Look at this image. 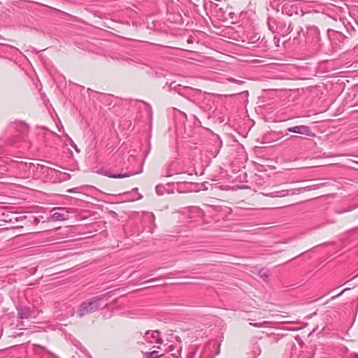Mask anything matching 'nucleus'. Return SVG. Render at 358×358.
<instances>
[{
  "label": "nucleus",
  "instance_id": "f257e3e1",
  "mask_svg": "<svg viewBox=\"0 0 358 358\" xmlns=\"http://www.w3.org/2000/svg\"><path fill=\"white\" fill-rule=\"evenodd\" d=\"M18 168L24 172L23 177L38 179L48 171V167L39 164L20 162Z\"/></svg>",
  "mask_w": 358,
  "mask_h": 358
},
{
  "label": "nucleus",
  "instance_id": "f03ea898",
  "mask_svg": "<svg viewBox=\"0 0 358 358\" xmlns=\"http://www.w3.org/2000/svg\"><path fill=\"white\" fill-rule=\"evenodd\" d=\"M101 301V297L96 296L88 301H83L78 306L76 315L79 317H83L86 315L96 312L99 308Z\"/></svg>",
  "mask_w": 358,
  "mask_h": 358
},
{
  "label": "nucleus",
  "instance_id": "7ed1b4c3",
  "mask_svg": "<svg viewBox=\"0 0 358 358\" xmlns=\"http://www.w3.org/2000/svg\"><path fill=\"white\" fill-rule=\"evenodd\" d=\"M187 89L186 88H182V89H180V91H178V93L182 96H184L185 97H186L187 99L191 100L192 101H193L194 103H196V105H198L199 106V108L203 109V110H209L211 109V106L209 105V104H206V106H202L201 105V103H198V102H196V100L193 98L195 95H201V90H195V89H191L190 91H191V94H189V96H186L185 95V92L187 90Z\"/></svg>",
  "mask_w": 358,
  "mask_h": 358
},
{
  "label": "nucleus",
  "instance_id": "20e7f679",
  "mask_svg": "<svg viewBox=\"0 0 358 358\" xmlns=\"http://www.w3.org/2000/svg\"><path fill=\"white\" fill-rule=\"evenodd\" d=\"M298 356L299 352L294 342L292 341L287 342L282 358H297Z\"/></svg>",
  "mask_w": 358,
  "mask_h": 358
},
{
  "label": "nucleus",
  "instance_id": "39448f33",
  "mask_svg": "<svg viewBox=\"0 0 358 358\" xmlns=\"http://www.w3.org/2000/svg\"><path fill=\"white\" fill-rule=\"evenodd\" d=\"M159 334L160 331L159 330H148L145 333L143 338L145 341L148 343H152L155 342L158 344H162L164 342L163 339L156 336L157 334L158 335Z\"/></svg>",
  "mask_w": 358,
  "mask_h": 358
},
{
  "label": "nucleus",
  "instance_id": "423d86ee",
  "mask_svg": "<svg viewBox=\"0 0 358 358\" xmlns=\"http://www.w3.org/2000/svg\"><path fill=\"white\" fill-rule=\"evenodd\" d=\"M278 34H280L282 36H285L292 31L293 27L290 22L287 24V22L283 20H278Z\"/></svg>",
  "mask_w": 358,
  "mask_h": 358
},
{
  "label": "nucleus",
  "instance_id": "0eeeda50",
  "mask_svg": "<svg viewBox=\"0 0 358 358\" xmlns=\"http://www.w3.org/2000/svg\"><path fill=\"white\" fill-rule=\"evenodd\" d=\"M328 36L330 41L335 44L337 43H344V41L348 38L343 34L341 32L334 31V30H328Z\"/></svg>",
  "mask_w": 358,
  "mask_h": 358
},
{
  "label": "nucleus",
  "instance_id": "6e6552de",
  "mask_svg": "<svg viewBox=\"0 0 358 358\" xmlns=\"http://www.w3.org/2000/svg\"><path fill=\"white\" fill-rule=\"evenodd\" d=\"M289 132L296 133L299 134L311 136V130L308 126L306 125H298L287 129Z\"/></svg>",
  "mask_w": 358,
  "mask_h": 358
},
{
  "label": "nucleus",
  "instance_id": "1a4fd4ad",
  "mask_svg": "<svg viewBox=\"0 0 358 358\" xmlns=\"http://www.w3.org/2000/svg\"><path fill=\"white\" fill-rule=\"evenodd\" d=\"M62 210L60 208H55L52 210L51 220L53 221H64L69 218V213L67 211L65 213L59 212L58 210Z\"/></svg>",
  "mask_w": 358,
  "mask_h": 358
},
{
  "label": "nucleus",
  "instance_id": "9d476101",
  "mask_svg": "<svg viewBox=\"0 0 358 358\" xmlns=\"http://www.w3.org/2000/svg\"><path fill=\"white\" fill-rule=\"evenodd\" d=\"M294 194V192L292 189H283L280 191H275L268 194H266V196L274 198V197H284L288 195Z\"/></svg>",
  "mask_w": 358,
  "mask_h": 358
},
{
  "label": "nucleus",
  "instance_id": "9b49d317",
  "mask_svg": "<svg viewBox=\"0 0 358 358\" xmlns=\"http://www.w3.org/2000/svg\"><path fill=\"white\" fill-rule=\"evenodd\" d=\"M17 317L22 320L27 319L31 315L29 308L27 306H19L17 308Z\"/></svg>",
  "mask_w": 358,
  "mask_h": 358
},
{
  "label": "nucleus",
  "instance_id": "f8f14e48",
  "mask_svg": "<svg viewBox=\"0 0 358 358\" xmlns=\"http://www.w3.org/2000/svg\"><path fill=\"white\" fill-rule=\"evenodd\" d=\"M142 171V169H141V171H139V173H141ZM136 173H138V172H136V173H134V172H129V173H125L124 174H113L111 173L110 171H106L104 172V175L109 177V178H127V177H129L131 176H133L134 174H136Z\"/></svg>",
  "mask_w": 358,
  "mask_h": 358
},
{
  "label": "nucleus",
  "instance_id": "ddd939ff",
  "mask_svg": "<svg viewBox=\"0 0 358 358\" xmlns=\"http://www.w3.org/2000/svg\"><path fill=\"white\" fill-rule=\"evenodd\" d=\"M267 24L268 29L273 33L278 34V20L274 19L273 17H269L267 20Z\"/></svg>",
  "mask_w": 358,
  "mask_h": 358
},
{
  "label": "nucleus",
  "instance_id": "4468645a",
  "mask_svg": "<svg viewBox=\"0 0 358 358\" xmlns=\"http://www.w3.org/2000/svg\"><path fill=\"white\" fill-rule=\"evenodd\" d=\"M295 8H293L292 6L289 5L288 2L285 3L282 6V13L286 14L289 16H291L294 12H295Z\"/></svg>",
  "mask_w": 358,
  "mask_h": 358
},
{
  "label": "nucleus",
  "instance_id": "2eb2a0df",
  "mask_svg": "<svg viewBox=\"0 0 358 358\" xmlns=\"http://www.w3.org/2000/svg\"><path fill=\"white\" fill-rule=\"evenodd\" d=\"M261 348L259 345L255 344L251 350V352L249 353L250 358H257V357L261 354Z\"/></svg>",
  "mask_w": 358,
  "mask_h": 358
},
{
  "label": "nucleus",
  "instance_id": "dca6fc26",
  "mask_svg": "<svg viewBox=\"0 0 358 358\" xmlns=\"http://www.w3.org/2000/svg\"><path fill=\"white\" fill-rule=\"evenodd\" d=\"M144 355L145 358H158L161 357V355H159V352L158 350H153L150 352H146Z\"/></svg>",
  "mask_w": 358,
  "mask_h": 358
},
{
  "label": "nucleus",
  "instance_id": "f3484780",
  "mask_svg": "<svg viewBox=\"0 0 358 358\" xmlns=\"http://www.w3.org/2000/svg\"><path fill=\"white\" fill-rule=\"evenodd\" d=\"M13 125L15 126V128H19L22 132L23 133H27V131H28V127L27 125L22 123V122H15L13 124Z\"/></svg>",
  "mask_w": 358,
  "mask_h": 358
},
{
  "label": "nucleus",
  "instance_id": "a211bd4d",
  "mask_svg": "<svg viewBox=\"0 0 358 358\" xmlns=\"http://www.w3.org/2000/svg\"><path fill=\"white\" fill-rule=\"evenodd\" d=\"M323 186H324V184L320 183V184L308 186V187H305L304 189L306 191L314 190V189H319L320 187H323Z\"/></svg>",
  "mask_w": 358,
  "mask_h": 358
},
{
  "label": "nucleus",
  "instance_id": "6ab92c4d",
  "mask_svg": "<svg viewBox=\"0 0 358 358\" xmlns=\"http://www.w3.org/2000/svg\"><path fill=\"white\" fill-rule=\"evenodd\" d=\"M268 322H263L261 323L250 322V324L258 328L265 327L267 326Z\"/></svg>",
  "mask_w": 358,
  "mask_h": 358
},
{
  "label": "nucleus",
  "instance_id": "aec40b11",
  "mask_svg": "<svg viewBox=\"0 0 358 358\" xmlns=\"http://www.w3.org/2000/svg\"><path fill=\"white\" fill-rule=\"evenodd\" d=\"M162 188H163V187L161 185H158L156 186L155 191H156V193L157 194V195H159V196L163 195L164 192L162 191Z\"/></svg>",
  "mask_w": 358,
  "mask_h": 358
},
{
  "label": "nucleus",
  "instance_id": "412c9836",
  "mask_svg": "<svg viewBox=\"0 0 358 358\" xmlns=\"http://www.w3.org/2000/svg\"><path fill=\"white\" fill-rule=\"evenodd\" d=\"M259 274L263 278H268V274H267L266 271L265 269H261L259 271Z\"/></svg>",
  "mask_w": 358,
  "mask_h": 358
},
{
  "label": "nucleus",
  "instance_id": "4be33fe9",
  "mask_svg": "<svg viewBox=\"0 0 358 358\" xmlns=\"http://www.w3.org/2000/svg\"><path fill=\"white\" fill-rule=\"evenodd\" d=\"M147 216L152 220V222L155 224V216L152 213H147Z\"/></svg>",
  "mask_w": 358,
  "mask_h": 358
},
{
  "label": "nucleus",
  "instance_id": "5701e85b",
  "mask_svg": "<svg viewBox=\"0 0 358 358\" xmlns=\"http://www.w3.org/2000/svg\"><path fill=\"white\" fill-rule=\"evenodd\" d=\"M146 106H147V108L148 110L149 117L151 120L152 117V110L151 106L148 103H147Z\"/></svg>",
  "mask_w": 358,
  "mask_h": 358
},
{
  "label": "nucleus",
  "instance_id": "b1692460",
  "mask_svg": "<svg viewBox=\"0 0 358 358\" xmlns=\"http://www.w3.org/2000/svg\"><path fill=\"white\" fill-rule=\"evenodd\" d=\"M356 208H357V206H356L349 207V208H346L345 210H343V211L340 212V213H345V212H350V211H351V210H355Z\"/></svg>",
  "mask_w": 358,
  "mask_h": 358
},
{
  "label": "nucleus",
  "instance_id": "393cba45",
  "mask_svg": "<svg viewBox=\"0 0 358 358\" xmlns=\"http://www.w3.org/2000/svg\"><path fill=\"white\" fill-rule=\"evenodd\" d=\"M163 278H161V277H159V278H152V279L148 280L146 282H154V281L159 280L163 279Z\"/></svg>",
  "mask_w": 358,
  "mask_h": 358
},
{
  "label": "nucleus",
  "instance_id": "a878e982",
  "mask_svg": "<svg viewBox=\"0 0 358 358\" xmlns=\"http://www.w3.org/2000/svg\"><path fill=\"white\" fill-rule=\"evenodd\" d=\"M345 290H346V289H343L342 292H340L338 294H337L336 296H332V297L330 299V300H334V299H336L337 297H338V296H341Z\"/></svg>",
  "mask_w": 358,
  "mask_h": 358
},
{
  "label": "nucleus",
  "instance_id": "bb28decb",
  "mask_svg": "<svg viewBox=\"0 0 358 358\" xmlns=\"http://www.w3.org/2000/svg\"><path fill=\"white\" fill-rule=\"evenodd\" d=\"M180 114L186 120L187 119V115L183 112H179Z\"/></svg>",
  "mask_w": 358,
  "mask_h": 358
},
{
  "label": "nucleus",
  "instance_id": "cd10ccee",
  "mask_svg": "<svg viewBox=\"0 0 358 358\" xmlns=\"http://www.w3.org/2000/svg\"><path fill=\"white\" fill-rule=\"evenodd\" d=\"M185 133L187 134V136H192V134L189 132V133H187V129L185 127Z\"/></svg>",
  "mask_w": 358,
  "mask_h": 358
},
{
  "label": "nucleus",
  "instance_id": "c85d7f7f",
  "mask_svg": "<svg viewBox=\"0 0 358 358\" xmlns=\"http://www.w3.org/2000/svg\"><path fill=\"white\" fill-rule=\"evenodd\" d=\"M77 355L78 356V357H79V358H81V357H80V356L78 354H77ZM85 357L86 358H91V357H88V356H87L86 355H85Z\"/></svg>",
  "mask_w": 358,
  "mask_h": 358
},
{
  "label": "nucleus",
  "instance_id": "c756f323",
  "mask_svg": "<svg viewBox=\"0 0 358 358\" xmlns=\"http://www.w3.org/2000/svg\"><path fill=\"white\" fill-rule=\"evenodd\" d=\"M355 356L358 358V354H355Z\"/></svg>",
  "mask_w": 358,
  "mask_h": 358
},
{
  "label": "nucleus",
  "instance_id": "7c9ffc66",
  "mask_svg": "<svg viewBox=\"0 0 358 358\" xmlns=\"http://www.w3.org/2000/svg\"><path fill=\"white\" fill-rule=\"evenodd\" d=\"M166 177L171 176V174H166Z\"/></svg>",
  "mask_w": 358,
  "mask_h": 358
},
{
  "label": "nucleus",
  "instance_id": "2f4dec72",
  "mask_svg": "<svg viewBox=\"0 0 358 358\" xmlns=\"http://www.w3.org/2000/svg\"><path fill=\"white\" fill-rule=\"evenodd\" d=\"M69 192H73V189H70V190H69Z\"/></svg>",
  "mask_w": 358,
  "mask_h": 358
},
{
  "label": "nucleus",
  "instance_id": "473e14b6",
  "mask_svg": "<svg viewBox=\"0 0 358 358\" xmlns=\"http://www.w3.org/2000/svg\"><path fill=\"white\" fill-rule=\"evenodd\" d=\"M280 41V38H278V41H276V43H278Z\"/></svg>",
  "mask_w": 358,
  "mask_h": 358
},
{
  "label": "nucleus",
  "instance_id": "72a5a7b5",
  "mask_svg": "<svg viewBox=\"0 0 358 358\" xmlns=\"http://www.w3.org/2000/svg\"><path fill=\"white\" fill-rule=\"evenodd\" d=\"M280 41V38H278V41H276V43H278Z\"/></svg>",
  "mask_w": 358,
  "mask_h": 358
}]
</instances>
